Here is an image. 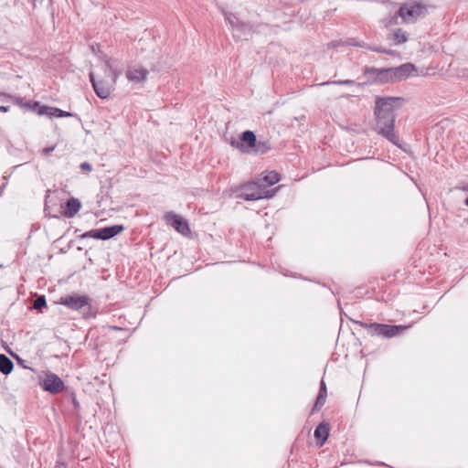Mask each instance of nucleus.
I'll return each instance as SVG.
<instances>
[{
  "label": "nucleus",
  "instance_id": "1a4fd4ad",
  "mask_svg": "<svg viewBox=\"0 0 468 468\" xmlns=\"http://www.w3.org/2000/svg\"><path fill=\"white\" fill-rule=\"evenodd\" d=\"M40 385L44 390L51 394H58L64 388V382L56 374H46L44 378L40 381Z\"/></svg>",
  "mask_w": 468,
  "mask_h": 468
},
{
  "label": "nucleus",
  "instance_id": "7ed1b4c3",
  "mask_svg": "<svg viewBox=\"0 0 468 468\" xmlns=\"http://www.w3.org/2000/svg\"><path fill=\"white\" fill-rule=\"evenodd\" d=\"M92 52L97 55L103 62L104 68H105V78L110 79L111 82H109L107 80H96L97 74L93 71L90 72V81L92 83V88H97L98 84H109V85H114L116 84V80L118 77L122 74V65L120 60L111 58L108 55L102 53L100 51V46L99 45H92L90 47Z\"/></svg>",
  "mask_w": 468,
  "mask_h": 468
},
{
  "label": "nucleus",
  "instance_id": "5701e85b",
  "mask_svg": "<svg viewBox=\"0 0 468 468\" xmlns=\"http://www.w3.org/2000/svg\"><path fill=\"white\" fill-rule=\"evenodd\" d=\"M47 302L45 296H38L34 302V307L36 309H40L43 306H46Z\"/></svg>",
  "mask_w": 468,
  "mask_h": 468
},
{
  "label": "nucleus",
  "instance_id": "c756f323",
  "mask_svg": "<svg viewBox=\"0 0 468 468\" xmlns=\"http://www.w3.org/2000/svg\"><path fill=\"white\" fill-rule=\"evenodd\" d=\"M73 403L74 405L77 407L79 405L78 401L76 400V399H73Z\"/></svg>",
  "mask_w": 468,
  "mask_h": 468
},
{
  "label": "nucleus",
  "instance_id": "f3484780",
  "mask_svg": "<svg viewBox=\"0 0 468 468\" xmlns=\"http://www.w3.org/2000/svg\"><path fill=\"white\" fill-rule=\"evenodd\" d=\"M388 39L392 40L393 44L397 46L407 42L409 37L405 30L398 28L388 37Z\"/></svg>",
  "mask_w": 468,
  "mask_h": 468
},
{
  "label": "nucleus",
  "instance_id": "f03ea898",
  "mask_svg": "<svg viewBox=\"0 0 468 468\" xmlns=\"http://www.w3.org/2000/svg\"><path fill=\"white\" fill-rule=\"evenodd\" d=\"M230 145L241 152L250 155H261L267 154L271 149V143L267 140H258L254 132L246 130L239 134V140L232 139Z\"/></svg>",
  "mask_w": 468,
  "mask_h": 468
},
{
  "label": "nucleus",
  "instance_id": "aec40b11",
  "mask_svg": "<svg viewBox=\"0 0 468 468\" xmlns=\"http://www.w3.org/2000/svg\"><path fill=\"white\" fill-rule=\"evenodd\" d=\"M325 401L326 396L318 394L313 408V411L319 410L324 405Z\"/></svg>",
  "mask_w": 468,
  "mask_h": 468
},
{
  "label": "nucleus",
  "instance_id": "4be33fe9",
  "mask_svg": "<svg viewBox=\"0 0 468 468\" xmlns=\"http://www.w3.org/2000/svg\"><path fill=\"white\" fill-rule=\"evenodd\" d=\"M369 49L375 51V52H378V53H385V54H388V55H390V56H394L396 54V51L392 50V49H387L385 48H382V47H375V48H368Z\"/></svg>",
  "mask_w": 468,
  "mask_h": 468
},
{
  "label": "nucleus",
  "instance_id": "9b49d317",
  "mask_svg": "<svg viewBox=\"0 0 468 468\" xmlns=\"http://www.w3.org/2000/svg\"><path fill=\"white\" fill-rule=\"evenodd\" d=\"M165 219L167 224L172 226L175 229H176L177 232L181 233L182 235L186 236L190 233V229L187 222L179 215L169 212L165 215Z\"/></svg>",
  "mask_w": 468,
  "mask_h": 468
},
{
  "label": "nucleus",
  "instance_id": "2eb2a0df",
  "mask_svg": "<svg viewBox=\"0 0 468 468\" xmlns=\"http://www.w3.org/2000/svg\"><path fill=\"white\" fill-rule=\"evenodd\" d=\"M80 207V202L77 198L71 197L65 204L63 215L66 218H72L79 212Z\"/></svg>",
  "mask_w": 468,
  "mask_h": 468
},
{
  "label": "nucleus",
  "instance_id": "f8f14e48",
  "mask_svg": "<svg viewBox=\"0 0 468 468\" xmlns=\"http://www.w3.org/2000/svg\"><path fill=\"white\" fill-rule=\"evenodd\" d=\"M255 181L259 183L262 190L270 192L271 190L270 186L280 181V175L276 171H269L261 174Z\"/></svg>",
  "mask_w": 468,
  "mask_h": 468
},
{
  "label": "nucleus",
  "instance_id": "0eeeda50",
  "mask_svg": "<svg viewBox=\"0 0 468 468\" xmlns=\"http://www.w3.org/2000/svg\"><path fill=\"white\" fill-rule=\"evenodd\" d=\"M225 19L231 27L234 37L247 40L252 37V27L241 21L235 14L226 13Z\"/></svg>",
  "mask_w": 468,
  "mask_h": 468
},
{
  "label": "nucleus",
  "instance_id": "39448f33",
  "mask_svg": "<svg viewBox=\"0 0 468 468\" xmlns=\"http://www.w3.org/2000/svg\"><path fill=\"white\" fill-rule=\"evenodd\" d=\"M278 188H272L270 192L262 190L255 180L242 186L239 197L246 201H255L262 198H271L277 193Z\"/></svg>",
  "mask_w": 468,
  "mask_h": 468
},
{
  "label": "nucleus",
  "instance_id": "bb28decb",
  "mask_svg": "<svg viewBox=\"0 0 468 468\" xmlns=\"http://www.w3.org/2000/svg\"><path fill=\"white\" fill-rule=\"evenodd\" d=\"M80 168L83 170V171H91L92 167H91V165L88 162H84L80 165Z\"/></svg>",
  "mask_w": 468,
  "mask_h": 468
},
{
  "label": "nucleus",
  "instance_id": "7c9ffc66",
  "mask_svg": "<svg viewBox=\"0 0 468 468\" xmlns=\"http://www.w3.org/2000/svg\"><path fill=\"white\" fill-rule=\"evenodd\" d=\"M112 329H114V330H121V328L117 327V326H112Z\"/></svg>",
  "mask_w": 468,
  "mask_h": 468
},
{
  "label": "nucleus",
  "instance_id": "4468645a",
  "mask_svg": "<svg viewBox=\"0 0 468 468\" xmlns=\"http://www.w3.org/2000/svg\"><path fill=\"white\" fill-rule=\"evenodd\" d=\"M314 436L319 446H323L329 436L328 424L322 422L314 430Z\"/></svg>",
  "mask_w": 468,
  "mask_h": 468
},
{
  "label": "nucleus",
  "instance_id": "b1692460",
  "mask_svg": "<svg viewBox=\"0 0 468 468\" xmlns=\"http://www.w3.org/2000/svg\"><path fill=\"white\" fill-rule=\"evenodd\" d=\"M94 91L101 99H107L111 96V90H94Z\"/></svg>",
  "mask_w": 468,
  "mask_h": 468
},
{
  "label": "nucleus",
  "instance_id": "20e7f679",
  "mask_svg": "<svg viewBox=\"0 0 468 468\" xmlns=\"http://www.w3.org/2000/svg\"><path fill=\"white\" fill-rule=\"evenodd\" d=\"M428 13L426 5L417 1H408L402 4L397 14L405 24H413L424 17Z\"/></svg>",
  "mask_w": 468,
  "mask_h": 468
},
{
  "label": "nucleus",
  "instance_id": "412c9836",
  "mask_svg": "<svg viewBox=\"0 0 468 468\" xmlns=\"http://www.w3.org/2000/svg\"><path fill=\"white\" fill-rule=\"evenodd\" d=\"M100 229H92V230H90V231H87L85 232L81 238H93V239H101V238H100Z\"/></svg>",
  "mask_w": 468,
  "mask_h": 468
},
{
  "label": "nucleus",
  "instance_id": "393cba45",
  "mask_svg": "<svg viewBox=\"0 0 468 468\" xmlns=\"http://www.w3.org/2000/svg\"><path fill=\"white\" fill-rule=\"evenodd\" d=\"M398 15L390 17L389 19H383L382 23L386 27H388L393 25H398Z\"/></svg>",
  "mask_w": 468,
  "mask_h": 468
},
{
  "label": "nucleus",
  "instance_id": "6e6552de",
  "mask_svg": "<svg viewBox=\"0 0 468 468\" xmlns=\"http://www.w3.org/2000/svg\"><path fill=\"white\" fill-rule=\"evenodd\" d=\"M28 107H30L32 111L37 112L38 115H46L48 118H62L73 116V114L69 112H65L56 107L42 105L37 101L34 102L32 105L28 104Z\"/></svg>",
  "mask_w": 468,
  "mask_h": 468
},
{
  "label": "nucleus",
  "instance_id": "ddd939ff",
  "mask_svg": "<svg viewBox=\"0 0 468 468\" xmlns=\"http://www.w3.org/2000/svg\"><path fill=\"white\" fill-rule=\"evenodd\" d=\"M149 71L143 67H130L126 70V78L134 84H140L146 80Z\"/></svg>",
  "mask_w": 468,
  "mask_h": 468
},
{
  "label": "nucleus",
  "instance_id": "473e14b6",
  "mask_svg": "<svg viewBox=\"0 0 468 468\" xmlns=\"http://www.w3.org/2000/svg\"><path fill=\"white\" fill-rule=\"evenodd\" d=\"M464 203L468 207V197L465 199Z\"/></svg>",
  "mask_w": 468,
  "mask_h": 468
},
{
  "label": "nucleus",
  "instance_id": "a878e982",
  "mask_svg": "<svg viewBox=\"0 0 468 468\" xmlns=\"http://www.w3.org/2000/svg\"><path fill=\"white\" fill-rule=\"evenodd\" d=\"M318 394L327 396V390L324 381L322 379L320 383V389Z\"/></svg>",
  "mask_w": 468,
  "mask_h": 468
},
{
  "label": "nucleus",
  "instance_id": "9d476101",
  "mask_svg": "<svg viewBox=\"0 0 468 468\" xmlns=\"http://www.w3.org/2000/svg\"><path fill=\"white\" fill-rule=\"evenodd\" d=\"M60 304L69 307V309L78 311L90 304V299L86 295H66L59 299Z\"/></svg>",
  "mask_w": 468,
  "mask_h": 468
},
{
  "label": "nucleus",
  "instance_id": "2f4dec72",
  "mask_svg": "<svg viewBox=\"0 0 468 468\" xmlns=\"http://www.w3.org/2000/svg\"><path fill=\"white\" fill-rule=\"evenodd\" d=\"M342 84H350L351 82L350 81H344V82H341Z\"/></svg>",
  "mask_w": 468,
  "mask_h": 468
},
{
  "label": "nucleus",
  "instance_id": "6ab92c4d",
  "mask_svg": "<svg viewBox=\"0 0 468 468\" xmlns=\"http://www.w3.org/2000/svg\"><path fill=\"white\" fill-rule=\"evenodd\" d=\"M396 70L399 76L407 77L410 76L415 69L412 64L407 63L397 68Z\"/></svg>",
  "mask_w": 468,
  "mask_h": 468
},
{
  "label": "nucleus",
  "instance_id": "f257e3e1",
  "mask_svg": "<svg viewBox=\"0 0 468 468\" xmlns=\"http://www.w3.org/2000/svg\"><path fill=\"white\" fill-rule=\"evenodd\" d=\"M403 101L401 97L378 98L374 110L375 131L396 146H399V137L395 132V111L401 107Z\"/></svg>",
  "mask_w": 468,
  "mask_h": 468
},
{
  "label": "nucleus",
  "instance_id": "cd10ccee",
  "mask_svg": "<svg viewBox=\"0 0 468 468\" xmlns=\"http://www.w3.org/2000/svg\"><path fill=\"white\" fill-rule=\"evenodd\" d=\"M55 145L53 146H50V147H45L43 150H42V153L44 154H48L49 153L53 152L55 150Z\"/></svg>",
  "mask_w": 468,
  "mask_h": 468
},
{
  "label": "nucleus",
  "instance_id": "423d86ee",
  "mask_svg": "<svg viewBox=\"0 0 468 468\" xmlns=\"http://www.w3.org/2000/svg\"><path fill=\"white\" fill-rule=\"evenodd\" d=\"M364 326L372 336H379L383 338L397 336L409 328V326L378 323L365 324Z\"/></svg>",
  "mask_w": 468,
  "mask_h": 468
},
{
  "label": "nucleus",
  "instance_id": "c85d7f7f",
  "mask_svg": "<svg viewBox=\"0 0 468 468\" xmlns=\"http://www.w3.org/2000/svg\"><path fill=\"white\" fill-rule=\"evenodd\" d=\"M8 110H9L8 106L0 105V112H8Z\"/></svg>",
  "mask_w": 468,
  "mask_h": 468
},
{
  "label": "nucleus",
  "instance_id": "a211bd4d",
  "mask_svg": "<svg viewBox=\"0 0 468 468\" xmlns=\"http://www.w3.org/2000/svg\"><path fill=\"white\" fill-rule=\"evenodd\" d=\"M14 368V363L5 354H0V372L4 375H9Z\"/></svg>",
  "mask_w": 468,
  "mask_h": 468
},
{
  "label": "nucleus",
  "instance_id": "dca6fc26",
  "mask_svg": "<svg viewBox=\"0 0 468 468\" xmlns=\"http://www.w3.org/2000/svg\"><path fill=\"white\" fill-rule=\"evenodd\" d=\"M123 229L124 228L122 225H113L111 227H105V228L99 229L100 234H101L100 238H101V239H103V240L112 239L114 236L121 233L123 230Z\"/></svg>",
  "mask_w": 468,
  "mask_h": 468
}]
</instances>
